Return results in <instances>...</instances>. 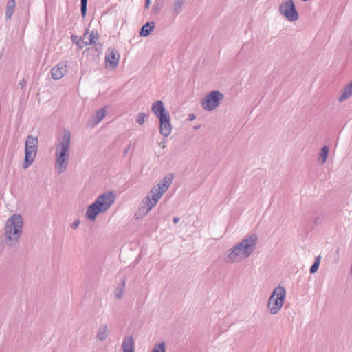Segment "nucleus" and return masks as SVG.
Segmentation results:
<instances>
[{
  "mask_svg": "<svg viewBox=\"0 0 352 352\" xmlns=\"http://www.w3.org/2000/svg\"><path fill=\"white\" fill-rule=\"evenodd\" d=\"M23 219L21 215L14 214L6 221L4 226V241L10 248H15L19 243L23 232Z\"/></svg>",
  "mask_w": 352,
  "mask_h": 352,
  "instance_id": "f257e3e1",
  "label": "nucleus"
},
{
  "mask_svg": "<svg viewBox=\"0 0 352 352\" xmlns=\"http://www.w3.org/2000/svg\"><path fill=\"white\" fill-rule=\"evenodd\" d=\"M58 141L55 152V169L58 174H61L66 170L68 165L71 143L70 132L65 131L63 137Z\"/></svg>",
  "mask_w": 352,
  "mask_h": 352,
  "instance_id": "f03ea898",
  "label": "nucleus"
},
{
  "mask_svg": "<svg viewBox=\"0 0 352 352\" xmlns=\"http://www.w3.org/2000/svg\"><path fill=\"white\" fill-rule=\"evenodd\" d=\"M151 111L159 120L161 135L165 138L168 137L172 131L170 116L169 112L165 109L163 102L157 100L154 102L152 104Z\"/></svg>",
  "mask_w": 352,
  "mask_h": 352,
  "instance_id": "7ed1b4c3",
  "label": "nucleus"
},
{
  "mask_svg": "<svg viewBox=\"0 0 352 352\" xmlns=\"http://www.w3.org/2000/svg\"><path fill=\"white\" fill-rule=\"evenodd\" d=\"M285 289L282 286L276 287L272 292L267 302V307L272 314H275L283 307L285 298Z\"/></svg>",
  "mask_w": 352,
  "mask_h": 352,
  "instance_id": "20e7f679",
  "label": "nucleus"
},
{
  "mask_svg": "<svg viewBox=\"0 0 352 352\" xmlns=\"http://www.w3.org/2000/svg\"><path fill=\"white\" fill-rule=\"evenodd\" d=\"M38 139L28 135L25 140V160L23 168L27 169L34 162L37 151Z\"/></svg>",
  "mask_w": 352,
  "mask_h": 352,
  "instance_id": "39448f33",
  "label": "nucleus"
},
{
  "mask_svg": "<svg viewBox=\"0 0 352 352\" xmlns=\"http://www.w3.org/2000/svg\"><path fill=\"white\" fill-rule=\"evenodd\" d=\"M223 98L224 95L219 91H212L205 96L201 105L204 110L212 111L219 106Z\"/></svg>",
  "mask_w": 352,
  "mask_h": 352,
  "instance_id": "423d86ee",
  "label": "nucleus"
},
{
  "mask_svg": "<svg viewBox=\"0 0 352 352\" xmlns=\"http://www.w3.org/2000/svg\"><path fill=\"white\" fill-rule=\"evenodd\" d=\"M279 12L290 21H295L298 19L293 0H287L281 4L279 6Z\"/></svg>",
  "mask_w": 352,
  "mask_h": 352,
  "instance_id": "0eeeda50",
  "label": "nucleus"
},
{
  "mask_svg": "<svg viewBox=\"0 0 352 352\" xmlns=\"http://www.w3.org/2000/svg\"><path fill=\"white\" fill-rule=\"evenodd\" d=\"M242 260V241L230 248L225 255L224 261L232 263Z\"/></svg>",
  "mask_w": 352,
  "mask_h": 352,
  "instance_id": "6e6552de",
  "label": "nucleus"
},
{
  "mask_svg": "<svg viewBox=\"0 0 352 352\" xmlns=\"http://www.w3.org/2000/svg\"><path fill=\"white\" fill-rule=\"evenodd\" d=\"M116 196L113 192H107L98 197L95 202L106 212L114 203Z\"/></svg>",
  "mask_w": 352,
  "mask_h": 352,
  "instance_id": "1a4fd4ad",
  "label": "nucleus"
},
{
  "mask_svg": "<svg viewBox=\"0 0 352 352\" xmlns=\"http://www.w3.org/2000/svg\"><path fill=\"white\" fill-rule=\"evenodd\" d=\"M258 237L256 234L243 239V258L249 257L255 251Z\"/></svg>",
  "mask_w": 352,
  "mask_h": 352,
  "instance_id": "9d476101",
  "label": "nucleus"
},
{
  "mask_svg": "<svg viewBox=\"0 0 352 352\" xmlns=\"http://www.w3.org/2000/svg\"><path fill=\"white\" fill-rule=\"evenodd\" d=\"M154 206H155V205L151 202V197L148 195L142 199L139 210L135 215L138 216V218L142 217L147 214Z\"/></svg>",
  "mask_w": 352,
  "mask_h": 352,
  "instance_id": "9b49d317",
  "label": "nucleus"
},
{
  "mask_svg": "<svg viewBox=\"0 0 352 352\" xmlns=\"http://www.w3.org/2000/svg\"><path fill=\"white\" fill-rule=\"evenodd\" d=\"M67 72L66 63L63 62L59 63L52 69V78L54 80L61 79L66 74Z\"/></svg>",
  "mask_w": 352,
  "mask_h": 352,
  "instance_id": "f8f14e48",
  "label": "nucleus"
},
{
  "mask_svg": "<svg viewBox=\"0 0 352 352\" xmlns=\"http://www.w3.org/2000/svg\"><path fill=\"white\" fill-rule=\"evenodd\" d=\"M104 212V211L94 201L87 209L85 215L88 219L94 221L99 213Z\"/></svg>",
  "mask_w": 352,
  "mask_h": 352,
  "instance_id": "ddd939ff",
  "label": "nucleus"
},
{
  "mask_svg": "<svg viewBox=\"0 0 352 352\" xmlns=\"http://www.w3.org/2000/svg\"><path fill=\"white\" fill-rule=\"evenodd\" d=\"M104 212V211L94 201L87 209L85 215L88 219L94 221L99 213Z\"/></svg>",
  "mask_w": 352,
  "mask_h": 352,
  "instance_id": "4468645a",
  "label": "nucleus"
},
{
  "mask_svg": "<svg viewBox=\"0 0 352 352\" xmlns=\"http://www.w3.org/2000/svg\"><path fill=\"white\" fill-rule=\"evenodd\" d=\"M120 59V54L116 49H113L109 54H106L105 60L109 63L113 68L118 66Z\"/></svg>",
  "mask_w": 352,
  "mask_h": 352,
  "instance_id": "2eb2a0df",
  "label": "nucleus"
},
{
  "mask_svg": "<svg viewBox=\"0 0 352 352\" xmlns=\"http://www.w3.org/2000/svg\"><path fill=\"white\" fill-rule=\"evenodd\" d=\"M126 283V278L124 276L118 284L117 287L115 288L113 294L116 298L121 299L124 295V292L125 291Z\"/></svg>",
  "mask_w": 352,
  "mask_h": 352,
  "instance_id": "dca6fc26",
  "label": "nucleus"
},
{
  "mask_svg": "<svg viewBox=\"0 0 352 352\" xmlns=\"http://www.w3.org/2000/svg\"><path fill=\"white\" fill-rule=\"evenodd\" d=\"M173 180V175L168 174L158 184L157 188L165 192Z\"/></svg>",
  "mask_w": 352,
  "mask_h": 352,
  "instance_id": "f3484780",
  "label": "nucleus"
},
{
  "mask_svg": "<svg viewBox=\"0 0 352 352\" xmlns=\"http://www.w3.org/2000/svg\"><path fill=\"white\" fill-rule=\"evenodd\" d=\"M123 352H135L134 351V341L132 336L125 337L123 340L122 344Z\"/></svg>",
  "mask_w": 352,
  "mask_h": 352,
  "instance_id": "a211bd4d",
  "label": "nucleus"
},
{
  "mask_svg": "<svg viewBox=\"0 0 352 352\" xmlns=\"http://www.w3.org/2000/svg\"><path fill=\"white\" fill-rule=\"evenodd\" d=\"M352 96V80L346 84L342 90V93L340 98H338V100L340 102H343L348 98Z\"/></svg>",
  "mask_w": 352,
  "mask_h": 352,
  "instance_id": "6ab92c4d",
  "label": "nucleus"
},
{
  "mask_svg": "<svg viewBox=\"0 0 352 352\" xmlns=\"http://www.w3.org/2000/svg\"><path fill=\"white\" fill-rule=\"evenodd\" d=\"M109 336V327L107 324H101L98 330L96 338L100 341L105 340Z\"/></svg>",
  "mask_w": 352,
  "mask_h": 352,
  "instance_id": "aec40b11",
  "label": "nucleus"
},
{
  "mask_svg": "<svg viewBox=\"0 0 352 352\" xmlns=\"http://www.w3.org/2000/svg\"><path fill=\"white\" fill-rule=\"evenodd\" d=\"M164 192L163 191H161L160 189L157 188L156 187H154L151 190V202L156 205L158 202L159 199L162 197Z\"/></svg>",
  "mask_w": 352,
  "mask_h": 352,
  "instance_id": "412c9836",
  "label": "nucleus"
},
{
  "mask_svg": "<svg viewBox=\"0 0 352 352\" xmlns=\"http://www.w3.org/2000/svg\"><path fill=\"white\" fill-rule=\"evenodd\" d=\"M16 6L15 0H9L6 5V18L10 19L13 14Z\"/></svg>",
  "mask_w": 352,
  "mask_h": 352,
  "instance_id": "4be33fe9",
  "label": "nucleus"
},
{
  "mask_svg": "<svg viewBox=\"0 0 352 352\" xmlns=\"http://www.w3.org/2000/svg\"><path fill=\"white\" fill-rule=\"evenodd\" d=\"M106 116V109L105 108H102L99 109L96 114L93 117L92 122H93V126H95L98 124Z\"/></svg>",
  "mask_w": 352,
  "mask_h": 352,
  "instance_id": "5701e85b",
  "label": "nucleus"
},
{
  "mask_svg": "<svg viewBox=\"0 0 352 352\" xmlns=\"http://www.w3.org/2000/svg\"><path fill=\"white\" fill-rule=\"evenodd\" d=\"M155 23H145L140 30V36H147L155 28Z\"/></svg>",
  "mask_w": 352,
  "mask_h": 352,
  "instance_id": "b1692460",
  "label": "nucleus"
},
{
  "mask_svg": "<svg viewBox=\"0 0 352 352\" xmlns=\"http://www.w3.org/2000/svg\"><path fill=\"white\" fill-rule=\"evenodd\" d=\"M329 147L327 146H324L320 151L318 161L321 164H324L326 161L327 156L329 155Z\"/></svg>",
  "mask_w": 352,
  "mask_h": 352,
  "instance_id": "393cba45",
  "label": "nucleus"
},
{
  "mask_svg": "<svg viewBox=\"0 0 352 352\" xmlns=\"http://www.w3.org/2000/svg\"><path fill=\"white\" fill-rule=\"evenodd\" d=\"M320 256H318L315 258L314 262L309 269V272L311 274H314L318 271L320 263Z\"/></svg>",
  "mask_w": 352,
  "mask_h": 352,
  "instance_id": "a878e982",
  "label": "nucleus"
},
{
  "mask_svg": "<svg viewBox=\"0 0 352 352\" xmlns=\"http://www.w3.org/2000/svg\"><path fill=\"white\" fill-rule=\"evenodd\" d=\"M185 0H176L173 7V10L175 13L178 14L182 8Z\"/></svg>",
  "mask_w": 352,
  "mask_h": 352,
  "instance_id": "bb28decb",
  "label": "nucleus"
},
{
  "mask_svg": "<svg viewBox=\"0 0 352 352\" xmlns=\"http://www.w3.org/2000/svg\"><path fill=\"white\" fill-rule=\"evenodd\" d=\"M166 346L164 342L157 344L154 346L152 352H165Z\"/></svg>",
  "mask_w": 352,
  "mask_h": 352,
  "instance_id": "cd10ccee",
  "label": "nucleus"
},
{
  "mask_svg": "<svg viewBox=\"0 0 352 352\" xmlns=\"http://www.w3.org/2000/svg\"><path fill=\"white\" fill-rule=\"evenodd\" d=\"M148 116L146 113L140 112L138 115L136 122L139 124L142 125L145 122V118H148Z\"/></svg>",
  "mask_w": 352,
  "mask_h": 352,
  "instance_id": "c85d7f7f",
  "label": "nucleus"
},
{
  "mask_svg": "<svg viewBox=\"0 0 352 352\" xmlns=\"http://www.w3.org/2000/svg\"><path fill=\"white\" fill-rule=\"evenodd\" d=\"M87 0H81V12L82 15L85 16L87 11Z\"/></svg>",
  "mask_w": 352,
  "mask_h": 352,
  "instance_id": "c756f323",
  "label": "nucleus"
},
{
  "mask_svg": "<svg viewBox=\"0 0 352 352\" xmlns=\"http://www.w3.org/2000/svg\"><path fill=\"white\" fill-rule=\"evenodd\" d=\"M80 223V221L79 219H76L75 220L72 224L71 225V227L73 228V229H76L79 225Z\"/></svg>",
  "mask_w": 352,
  "mask_h": 352,
  "instance_id": "7c9ffc66",
  "label": "nucleus"
},
{
  "mask_svg": "<svg viewBox=\"0 0 352 352\" xmlns=\"http://www.w3.org/2000/svg\"><path fill=\"white\" fill-rule=\"evenodd\" d=\"M89 40L90 43H96L97 38H96V36H94V32H92V34L89 35Z\"/></svg>",
  "mask_w": 352,
  "mask_h": 352,
  "instance_id": "2f4dec72",
  "label": "nucleus"
},
{
  "mask_svg": "<svg viewBox=\"0 0 352 352\" xmlns=\"http://www.w3.org/2000/svg\"><path fill=\"white\" fill-rule=\"evenodd\" d=\"M4 248L3 240L0 238V254L2 252Z\"/></svg>",
  "mask_w": 352,
  "mask_h": 352,
  "instance_id": "473e14b6",
  "label": "nucleus"
},
{
  "mask_svg": "<svg viewBox=\"0 0 352 352\" xmlns=\"http://www.w3.org/2000/svg\"><path fill=\"white\" fill-rule=\"evenodd\" d=\"M19 85L21 87V88H23L24 86L26 85V80L25 79L21 80L19 82Z\"/></svg>",
  "mask_w": 352,
  "mask_h": 352,
  "instance_id": "72a5a7b5",
  "label": "nucleus"
},
{
  "mask_svg": "<svg viewBox=\"0 0 352 352\" xmlns=\"http://www.w3.org/2000/svg\"><path fill=\"white\" fill-rule=\"evenodd\" d=\"M195 119V116L194 114H189L188 115V120L189 121H192Z\"/></svg>",
  "mask_w": 352,
  "mask_h": 352,
  "instance_id": "f704fd0d",
  "label": "nucleus"
},
{
  "mask_svg": "<svg viewBox=\"0 0 352 352\" xmlns=\"http://www.w3.org/2000/svg\"><path fill=\"white\" fill-rule=\"evenodd\" d=\"M173 221L174 223H177L179 221V218L175 217L173 218Z\"/></svg>",
  "mask_w": 352,
  "mask_h": 352,
  "instance_id": "c9c22d12",
  "label": "nucleus"
},
{
  "mask_svg": "<svg viewBox=\"0 0 352 352\" xmlns=\"http://www.w3.org/2000/svg\"><path fill=\"white\" fill-rule=\"evenodd\" d=\"M149 5H150V0H146L145 8H148L149 7Z\"/></svg>",
  "mask_w": 352,
  "mask_h": 352,
  "instance_id": "e433bc0d",
  "label": "nucleus"
},
{
  "mask_svg": "<svg viewBox=\"0 0 352 352\" xmlns=\"http://www.w3.org/2000/svg\"><path fill=\"white\" fill-rule=\"evenodd\" d=\"M76 36H72V41H74L76 40Z\"/></svg>",
  "mask_w": 352,
  "mask_h": 352,
  "instance_id": "4c0bfd02",
  "label": "nucleus"
},
{
  "mask_svg": "<svg viewBox=\"0 0 352 352\" xmlns=\"http://www.w3.org/2000/svg\"><path fill=\"white\" fill-rule=\"evenodd\" d=\"M76 36H72V41H74L76 40Z\"/></svg>",
  "mask_w": 352,
  "mask_h": 352,
  "instance_id": "58836bf2",
  "label": "nucleus"
},
{
  "mask_svg": "<svg viewBox=\"0 0 352 352\" xmlns=\"http://www.w3.org/2000/svg\"><path fill=\"white\" fill-rule=\"evenodd\" d=\"M129 148V147L127 149H125V151H124V153H127V151H128Z\"/></svg>",
  "mask_w": 352,
  "mask_h": 352,
  "instance_id": "ea45409f",
  "label": "nucleus"
}]
</instances>
